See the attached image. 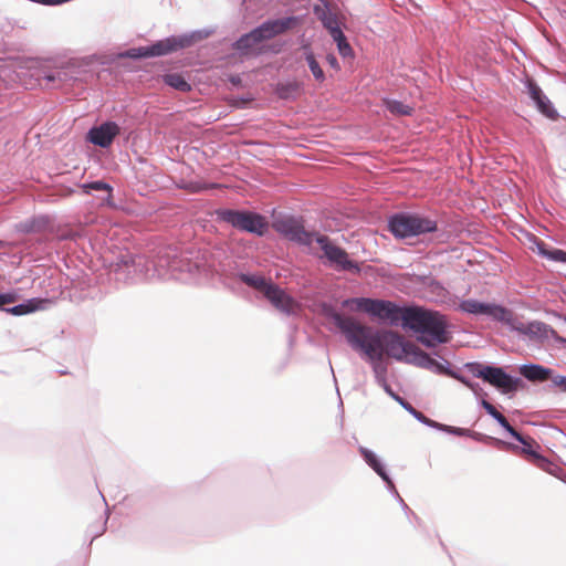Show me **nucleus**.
Returning <instances> with one entry per match:
<instances>
[{
    "label": "nucleus",
    "instance_id": "f257e3e1",
    "mask_svg": "<svg viewBox=\"0 0 566 566\" xmlns=\"http://www.w3.org/2000/svg\"><path fill=\"white\" fill-rule=\"evenodd\" d=\"M324 314L345 335L349 345L361 352L371 361L381 360L384 356L407 361L415 344L394 331H374L353 317L344 316L331 306H324Z\"/></svg>",
    "mask_w": 566,
    "mask_h": 566
},
{
    "label": "nucleus",
    "instance_id": "f03ea898",
    "mask_svg": "<svg viewBox=\"0 0 566 566\" xmlns=\"http://www.w3.org/2000/svg\"><path fill=\"white\" fill-rule=\"evenodd\" d=\"M447 326L443 315L421 307H409L403 316V327L418 334V340L427 347H434L451 339Z\"/></svg>",
    "mask_w": 566,
    "mask_h": 566
},
{
    "label": "nucleus",
    "instance_id": "7ed1b4c3",
    "mask_svg": "<svg viewBox=\"0 0 566 566\" xmlns=\"http://www.w3.org/2000/svg\"><path fill=\"white\" fill-rule=\"evenodd\" d=\"M297 19L294 17L270 20L262 23L251 32L243 34L234 44V48L248 54L253 51L261 42L270 40L291 29Z\"/></svg>",
    "mask_w": 566,
    "mask_h": 566
},
{
    "label": "nucleus",
    "instance_id": "20e7f679",
    "mask_svg": "<svg viewBox=\"0 0 566 566\" xmlns=\"http://www.w3.org/2000/svg\"><path fill=\"white\" fill-rule=\"evenodd\" d=\"M343 307L357 312H365L380 319H388L392 324L401 322L403 325V316L409 307H399L390 301L373 300V298H348L343 301Z\"/></svg>",
    "mask_w": 566,
    "mask_h": 566
},
{
    "label": "nucleus",
    "instance_id": "39448f33",
    "mask_svg": "<svg viewBox=\"0 0 566 566\" xmlns=\"http://www.w3.org/2000/svg\"><path fill=\"white\" fill-rule=\"evenodd\" d=\"M389 229L396 238L406 239L437 230V222L420 214L398 213L390 218Z\"/></svg>",
    "mask_w": 566,
    "mask_h": 566
},
{
    "label": "nucleus",
    "instance_id": "423d86ee",
    "mask_svg": "<svg viewBox=\"0 0 566 566\" xmlns=\"http://www.w3.org/2000/svg\"><path fill=\"white\" fill-rule=\"evenodd\" d=\"M469 369L474 377L482 378L504 394L515 391L518 387L520 379L511 377L500 367L474 363L469 365Z\"/></svg>",
    "mask_w": 566,
    "mask_h": 566
},
{
    "label": "nucleus",
    "instance_id": "0eeeda50",
    "mask_svg": "<svg viewBox=\"0 0 566 566\" xmlns=\"http://www.w3.org/2000/svg\"><path fill=\"white\" fill-rule=\"evenodd\" d=\"M220 218L243 231L263 234L268 229V221L264 217L253 212L222 210L219 212Z\"/></svg>",
    "mask_w": 566,
    "mask_h": 566
},
{
    "label": "nucleus",
    "instance_id": "6e6552de",
    "mask_svg": "<svg viewBox=\"0 0 566 566\" xmlns=\"http://www.w3.org/2000/svg\"><path fill=\"white\" fill-rule=\"evenodd\" d=\"M273 228L290 241L307 247L316 241V235H319L316 232L305 230L302 221L292 217L276 220L273 223Z\"/></svg>",
    "mask_w": 566,
    "mask_h": 566
},
{
    "label": "nucleus",
    "instance_id": "1a4fd4ad",
    "mask_svg": "<svg viewBox=\"0 0 566 566\" xmlns=\"http://www.w3.org/2000/svg\"><path fill=\"white\" fill-rule=\"evenodd\" d=\"M316 243L324 252V256L337 269V270H358V266L348 258V253L333 244L326 235H316Z\"/></svg>",
    "mask_w": 566,
    "mask_h": 566
},
{
    "label": "nucleus",
    "instance_id": "9d476101",
    "mask_svg": "<svg viewBox=\"0 0 566 566\" xmlns=\"http://www.w3.org/2000/svg\"><path fill=\"white\" fill-rule=\"evenodd\" d=\"M460 307L467 313L488 315L499 322L511 323L512 321V312L501 305L465 300L460 304Z\"/></svg>",
    "mask_w": 566,
    "mask_h": 566
},
{
    "label": "nucleus",
    "instance_id": "9b49d317",
    "mask_svg": "<svg viewBox=\"0 0 566 566\" xmlns=\"http://www.w3.org/2000/svg\"><path fill=\"white\" fill-rule=\"evenodd\" d=\"M516 440L521 442L523 447H517L510 443H505V446L512 451L524 455L526 460L535 467L544 471H549L552 463L537 452L541 447L532 437H524L520 433V439Z\"/></svg>",
    "mask_w": 566,
    "mask_h": 566
},
{
    "label": "nucleus",
    "instance_id": "f8f14e48",
    "mask_svg": "<svg viewBox=\"0 0 566 566\" xmlns=\"http://www.w3.org/2000/svg\"><path fill=\"white\" fill-rule=\"evenodd\" d=\"M184 45L185 44L182 41H177L176 39H166L164 41H158L148 48L129 49L124 55L132 59L160 56L176 51L179 48H184Z\"/></svg>",
    "mask_w": 566,
    "mask_h": 566
},
{
    "label": "nucleus",
    "instance_id": "ddd939ff",
    "mask_svg": "<svg viewBox=\"0 0 566 566\" xmlns=\"http://www.w3.org/2000/svg\"><path fill=\"white\" fill-rule=\"evenodd\" d=\"M514 331L518 332L520 334H523L527 336L532 340L536 342H543L544 339H547L551 334H554V331L542 322H531V323H523L517 322L514 316L512 315L511 323H507Z\"/></svg>",
    "mask_w": 566,
    "mask_h": 566
},
{
    "label": "nucleus",
    "instance_id": "4468645a",
    "mask_svg": "<svg viewBox=\"0 0 566 566\" xmlns=\"http://www.w3.org/2000/svg\"><path fill=\"white\" fill-rule=\"evenodd\" d=\"M119 134V127L114 122H106L101 126L93 127L87 134V139L99 147H108L113 139Z\"/></svg>",
    "mask_w": 566,
    "mask_h": 566
},
{
    "label": "nucleus",
    "instance_id": "2eb2a0df",
    "mask_svg": "<svg viewBox=\"0 0 566 566\" xmlns=\"http://www.w3.org/2000/svg\"><path fill=\"white\" fill-rule=\"evenodd\" d=\"M265 297L275 308L286 314L294 313L298 307L297 302L276 284H274L273 287H270V291H266Z\"/></svg>",
    "mask_w": 566,
    "mask_h": 566
},
{
    "label": "nucleus",
    "instance_id": "dca6fc26",
    "mask_svg": "<svg viewBox=\"0 0 566 566\" xmlns=\"http://www.w3.org/2000/svg\"><path fill=\"white\" fill-rule=\"evenodd\" d=\"M407 363L413 364L416 366L427 368V369H436L438 371H443V367L437 360L431 358L426 352L421 350L418 346L415 345V350H411L410 356Z\"/></svg>",
    "mask_w": 566,
    "mask_h": 566
},
{
    "label": "nucleus",
    "instance_id": "f3484780",
    "mask_svg": "<svg viewBox=\"0 0 566 566\" xmlns=\"http://www.w3.org/2000/svg\"><path fill=\"white\" fill-rule=\"evenodd\" d=\"M520 373L530 381H545L553 378V370L542 365H523Z\"/></svg>",
    "mask_w": 566,
    "mask_h": 566
},
{
    "label": "nucleus",
    "instance_id": "a211bd4d",
    "mask_svg": "<svg viewBox=\"0 0 566 566\" xmlns=\"http://www.w3.org/2000/svg\"><path fill=\"white\" fill-rule=\"evenodd\" d=\"M482 407L485 411L492 416L502 428H504L514 439H520V432H517L507 421V419L496 410V408L488 400L481 401Z\"/></svg>",
    "mask_w": 566,
    "mask_h": 566
},
{
    "label": "nucleus",
    "instance_id": "6ab92c4d",
    "mask_svg": "<svg viewBox=\"0 0 566 566\" xmlns=\"http://www.w3.org/2000/svg\"><path fill=\"white\" fill-rule=\"evenodd\" d=\"M482 407L485 411L492 416L502 428H504L514 439H520V432H517L507 421V419L496 410V408L488 400L481 401Z\"/></svg>",
    "mask_w": 566,
    "mask_h": 566
},
{
    "label": "nucleus",
    "instance_id": "aec40b11",
    "mask_svg": "<svg viewBox=\"0 0 566 566\" xmlns=\"http://www.w3.org/2000/svg\"><path fill=\"white\" fill-rule=\"evenodd\" d=\"M165 84L178 90L180 92H189L191 90L190 84L185 80L181 74L169 73L163 77Z\"/></svg>",
    "mask_w": 566,
    "mask_h": 566
},
{
    "label": "nucleus",
    "instance_id": "412c9836",
    "mask_svg": "<svg viewBox=\"0 0 566 566\" xmlns=\"http://www.w3.org/2000/svg\"><path fill=\"white\" fill-rule=\"evenodd\" d=\"M359 452L363 455L364 460L386 481H388V476L384 470V467L377 459V457L368 449L360 447Z\"/></svg>",
    "mask_w": 566,
    "mask_h": 566
},
{
    "label": "nucleus",
    "instance_id": "4be33fe9",
    "mask_svg": "<svg viewBox=\"0 0 566 566\" xmlns=\"http://www.w3.org/2000/svg\"><path fill=\"white\" fill-rule=\"evenodd\" d=\"M319 19L323 25L328 30L331 36H339V32H342V30L339 28L337 17L334 13L331 11L323 12Z\"/></svg>",
    "mask_w": 566,
    "mask_h": 566
},
{
    "label": "nucleus",
    "instance_id": "5701e85b",
    "mask_svg": "<svg viewBox=\"0 0 566 566\" xmlns=\"http://www.w3.org/2000/svg\"><path fill=\"white\" fill-rule=\"evenodd\" d=\"M242 280L248 285H250V286L256 289L258 291L262 292L264 296H266V291L268 290L270 291V287H273V285H274L273 283L266 281L262 276L243 275Z\"/></svg>",
    "mask_w": 566,
    "mask_h": 566
},
{
    "label": "nucleus",
    "instance_id": "b1692460",
    "mask_svg": "<svg viewBox=\"0 0 566 566\" xmlns=\"http://www.w3.org/2000/svg\"><path fill=\"white\" fill-rule=\"evenodd\" d=\"M385 104H386L387 109L395 115L403 116V115H411V113H412V107H410L409 105H406L399 101L387 99V101H385Z\"/></svg>",
    "mask_w": 566,
    "mask_h": 566
},
{
    "label": "nucleus",
    "instance_id": "393cba45",
    "mask_svg": "<svg viewBox=\"0 0 566 566\" xmlns=\"http://www.w3.org/2000/svg\"><path fill=\"white\" fill-rule=\"evenodd\" d=\"M305 60L308 64L311 72L313 73L315 80L321 83L324 82V80H325L324 71L322 70V67L319 66L318 62L316 61L314 54L311 51L306 52Z\"/></svg>",
    "mask_w": 566,
    "mask_h": 566
},
{
    "label": "nucleus",
    "instance_id": "a878e982",
    "mask_svg": "<svg viewBox=\"0 0 566 566\" xmlns=\"http://www.w3.org/2000/svg\"><path fill=\"white\" fill-rule=\"evenodd\" d=\"M332 38L337 43L338 52L343 57H352L354 55L353 49L350 44L347 42L343 31L339 32V36L334 35Z\"/></svg>",
    "mask_w": 566,
    "mask_h": 566
},
{
    "label": "nucleus",
    "instance_id": "bb28decb",
    "mask_svg": "<svg viewBox=\"0 0 566 566\" xmlns=\"http://www.w3.org/2000/svg\"><path fill=\"white\" fill-rule=\"evenodd\" d=\"M36 308L38 307L34 304V301H29L28 303L19 304L17 306L8 308L7 312H9L12 315L19 316V315H24V314L31 313V312L35 311Z\"/></svg>",
    "mask_w": 566,
    "mask_h": 566
},
{
    "label": "nucleus",
    "instance_id": "cd10ccee",
    "mask_svg": "<svg viewBox=\"0 0 566 566\" xmlns=\"http://www.w3.org/2000/svg\"><path fill=\"white\" fill-rule=\"evenodd\" d=\"M538 109L546 116H553L554 109L552 108L549 99L543 95L539 99L535 101Z\"/></svg>",
    "mask_w": 566,
    "mask_h": 566
},
{
    "label": "nucleus",
    "instance_id": "c85d7f7f",
    "mask_svg": "<svg viewBox=\"0 0 566 566\" xmlns=\"http://www.w3.org/2000/svg\"><path fill=\"white\" fill-rule=\"evenodd\" d=\"M83 188L86 192H88L90 190H106V191L111 192V190H112L109 185H107L103 181L88 182V184L83 185Z\"/></svg>",
    "mask_w": 566,
    "mask_h": 566
},
{
    "label": "nucleus",
    "instance_id": "c756f323",
    "mask_svg": "<svg viewBox=\"0 0 566 566\" xmlns=\"http://www.w3.org/2000/svg\"><path fill=\"white\" fill-rule=\"evenodd\" d=\"M531 249L544 258H547V254L549 253V250L546 248V244L537 239H534V243L531 247Z\"/></svg>",
    "mask_w": 566,
    "mask_h": 566
},
{
    "label": "nucleus",
    "instance_id": "7c9ffc66",
    "mask_svg": "<svg viewBox=\"0 0 566 566\" xmlns=\"http://www.w3.org/2000/svg\"><path fill=\"white\" fill-rule=\"evenodd\" d=\"M547 259L556 261V262L566 263V252L560 249L549 250V253L547 254Z\"/></svg>",
    "mask_w": 566,
    "mask_h": 566
},
{
    "label": "nucleus",
    "instance_id": "2f4dec72",
    "mask_svg": "<svg viewBox=\"0 0 566 566\" xmlns=\"http://www.w3.org/2000/svg\"><path fill=\"white\" fill-rule=\"evenodd\" d=\"M442 429L444 431L455 434V436H465L469 432V430H467V429L450 427V426H443Z\"/></svg>",
    "mask_w": 566,
    "mask_h": 566
},
{
    "label": "nucleus",
    "instance_id": "473e14b6",
    "mask_svg": "<svg viewBox=\"0 0 566 566\" xmlns=\"http://www.w3.org/2000/svg\"><path fill=\"white\" fill-rule=\"evenodd\" d=\"M528 88L530 95L534 101L539 99V97L544 95L542 90L536 84L531 83Z\"/></svg>",
    "mask_w": 566,
    "mask_h": 566
},
{
    "label": "nucleus",
    "instance_id": "72a5a7b5",
    "mask_svg": "<svg viewBox=\"0 0 566 566\" xmlns=\"http://www.w3.org/2000/svg\"><path fill=\"white\" fill-rule=\"evenodd\" d=\"M552 381L562 391L566 392V377L565 376H555L552 378Z\"/></svg>",
    "mask_w": 566,
    "mask_h": 566
},
{
    "label": "nucleus",
    "instance_id": "f704fd0d",
    "mask_svg": "<svg viewBox=\"0 0 566 566\" xmlns=\"http://www.w3.org/2000/svg\"><path fill=\"white\" fill-rule=\"evenodd\" d=\"M15 300H17V297L14 294H11V293L0 294V306L14 303Z\"/></svg>",
    "mask_w": 566,
    "mask_h": 566
},
{
    "label": "nucleus",
    "instance_id": "c9c22d12",
    "mask_svg": "<svg viewBox=\"0 0 566 566\" xmlns=\"http://www.w3.org/2000/svg\"><path fill=\"white\" fill-rule=\"evenodd\" d=\"M326 60H327V63H328L333 69H335V70H339V64H338V62H337V59H336L334 55H332V54L327 55Z\"/></svg>",
    "mask_w": 566,
    "mask_h": 566
},
{
    "label": "nucleus",
    "instance_id": "e433bc0d",
    "mask_svg": "<svg viewBox=\"0 0 566 566\" xmlns=\"http://www.w3.org/2000/svg\"><path fill=\"white\" fill-rule=\"evenodd\" d=\"M385 389H386V391H387L389 395H391L395 399H397L398 401H401V399H400L398 396H396V395L391 391V389H390L388 386H386V387H385Z\"/></svg>",
    "mask_w": 566,
    "mask_h": 566
},
{
    "label": "nucleus",
    "instance_id": "4c0bfd02",
    "mask_svg": "<svg viewBox=\"0 0 566 566\" xmlns=\"http://www.w3.org/2000/svg\"><path fill=\"white\" fill-rule=\"evenodd\" d=\"M410 410L416 415L417 418L424 419V417L422 416L421 412H418V411L413 410L411 407H410Z\"/></svg>",
    "mask_w": 566,
    "mask_h": 566
},
{
    "label": "nucleus",
    "instance_id": "58836bf2",
    "mask_svg": "<svg viewBox=\"0 0 566 566\" xmlns=\"http://www.w3.org/2000/svg\"><path fill=\"white\" fill-rule=\"evenodd\" d=\"M280 96H281V97H287V93L280 92Z\"/></svg>",
    "mask_w": 566,
    "mask_h": 566
},
{
    "label": "nucleus",
    "instance_id": "ea45409f",
    "mask_svg": "<svg viewBox=\"0 0 566 566\" xmlns=\"http://www.w3.org/2000/svg\"><path fill=\"white\" fill-rule=\"evenodd\" d=\"M565 321H566V316H565Z\"/></svg>",
    "mask_w": 566,
    "mask_h": 566
}]
</instances>
